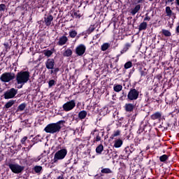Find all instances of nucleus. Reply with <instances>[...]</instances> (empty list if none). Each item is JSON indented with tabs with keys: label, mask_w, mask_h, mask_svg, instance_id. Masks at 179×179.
I'll return each mask as SVG.
<instances>
[{
	"label": "nucleus",
	"mask_w": 179,
	"mask_h": 179,
	"mask_svg": "<svg viewBox=\"0 0 179 179\" xmlns=\"http://www.w3.org/2000/svg\"><path fill=\"white\" fill-rule=\"evenodd\" d=\"M61 124H65V120H59L56 123L48 124L43 129L46 134H58L61 131Z\"/></svg>",
	"instance_id": "obj_1"
},
{
	"label": "nucleus",
	"mask_w": 179,
	"mask_h": 179,
	"mask_svg": "<svg viewBox=\"0 0 179 179\" xmlns=\"http://www.w3.org/2000/svg\"><path fill=\"white\" fill-rule=\"evenodd\" d=\"M16 80L17 85H24L30 80V71H21L16 75Z\"/></svg>",
	"instance_id": "obj_2"
},
{
	"label": "nucleus",
	"mask_w": 179,
	"mask_h": 179,
	"mask_svg": "<svg viewBox=\"0 0 179 179\" xmlns=\"http://www.w3.org/2000/svg\"><path fill=\"white\" fill-rule=\"evenodd\" d=\"M68 155V150L66 148H62L59 150L55 153L54 158L52 159L53 163H58L59 160H64Z\"/></svg>",
	"instance_id": "obj_3"
},
{
	"label": "nucleus",
	"mask_w": 179,
	"mask_h": 179,
	"mask_svg": "<svg viewBox=\"0 0 179 179\" xmlns=\"http://www.w3.org/2000/svg\"><path fill=\"white\" fill-rule=\"evenodd\" d=\"M139 99V90L132 87L127 94L128 101H135Z\"/></svg>",
	"instance_id": "obj_4"
},
{
	"label": "nucleus",
	"mask_w": 179,
	"mask_h": 179,
	"mask_svg": "<svg viewBox=\"0 0 179 179\" xmlns=\"http://www.w3.org/2000/svg\"><path fill=\"white\" fill-rule=\"evenodd\" d=\"M75 107H76V102L75 99L69 101L65 103H64L62 106L63 111H65V113H68L69 111H72V110H73Z\"/></svg>",
	"instance_id": "obj_5"
},
{
	"label": "nucleus",
	"mask_w": 179,
	"mask_h": 179,
	"mask_svg": "<svg viewBox=\"0 0 179 179\" xmlns=\"http://www.w3.org/2000/svg\"><path fill=\"white\" fill-rule=\"evenodd\" d=\"M15 78V73L6 72L1 76L0 80H1V82H3L4 83H8L10 82V80H13Z\"/></svg>",
	"instance_id": "obj_6"
},
{
	"label": "nucleus",
	"mask_w": 179,
	"mask_h": 179,
	"mask_svg": "<svg viewBox=\"0 0 179 179\" xmlns=\"http://www.w3.org/2000/svg\"><path fill=\"white\" fill-rule=\"evenodd\" d=\"M8 167L14 174H20L24 170V166L17 164H8Z\"/></svg>",
	"instance_id": "obj_7"
},
{
	"label": "nucleus",
	"mask_w": 179,
	"mask_h": 179,
	"mask_svg": "<svg viewBox=\"0 0 179 179\" xmlns=\"http://www.w3.org/2000/svg\"><path fill=\"white\" fill-rule=\"evenodd\" d=\"M16 94H17V90L15 88H11L4 92L3 96L5 100H9V99H13L15 96H16Z\"/></svg>",
	"instance_id": "obj_8"
},
{
	"label": "nucleus",
	"mask_w": 179,
	"mask_h": 179,
	"mask_svg": "<svg viewBox=\"0 0 179 179\" xmlns=\"http://www.w3.org/2000/svg\"><path fill=\"white\" fill-rule=\"evenodd\" d=\"M75 52L78 57H83L85 52H86V45L80 44L76 48Z\"/></svg>",
	"instance_id": "obj_9"
},
{
	"label": "nucleus",
	"mask_w": 179,
	"mask_h": 179,
	"mask_svg": "<svg viewBox=\"0 0 179 179\" xmlns=\"http://www.w3.org/2000/svg\"><path fill=\"white\" fill-rule=\"evenodd\" d=\"M45 67L48 69H54L55 66V59L52 58H49L45 62Z\"/></svg>",
	"instance_id": "obj_10"
},
{
	"label": "nucleus",
	"mask_w": 179,
	"mask_h": 179,
	"mask_svg": "<svg viewBox=\"0 0 179 179\" xmlns=\"http://www.w3.org/2000/svg\"><path fill=\"white\" fill-rule=\"evenodd\" d=\"M151 120L153 121L158 120V121H162V118H164L163 113L162 112L157 111L150 115Z\"/></svg>",
	"instance_id": "obj_11"
},
{
	"label": "nucleus",
	"mask_w": 179,
	"mask_h": 179,
	"mask_svg": "<svg viewBox=\"0 0 179 179\" xmlns=\"http://www.w3.org/2000/svg\"><path fill=\"white\" fill-rule=\"evenodd\" d=\"M52 20H54V17L51 15H47V17H44V23L45 26L48 27H50L51 26V23L52 22Z\"/></svg>",
	"instance_id": "obj_12"
},
{
	"label": "nucleus",
	"mask_w": 179,
	"mask_h": 179,
	"mask_svg": "<svg viewBox=\"0 0 179 179\" xmlns=\"http://www.w3.org/2000/svg\"><path fill=\"white\" fill-rule=\"evenodd\" d=\"M66 43H68V37H66V36H62V37H60L59 38V41L57 42V45H65V44H66Z\"/></svg>",
	"instance_id": "obj_13"
},
{
	"label": "nucleus",
	"mask_w": 179,
	"mask_h": 179,
	"mask_svg": "<svg viewBox=\"0 0 179 179\" xmlns=\"http://www.w3.org/2000/svg\"><path fill=\"white\" fill-rule=\"evenodd\" d=\"M141 4L136 5L134 8L131 9V11H130L131 15L132 16H135L136 14L138 13V12H139V10H141Z\"/></svg>",
	"instance_id": "obj_14"
},
{
	"label": "nucleus",
	"mask_w": 179,
	"mask_h": 179,
	"mask_svg": "<svg viewBox=\"0 0 179 179\" xmlns=\"http://www.w3.org/2000/svg\"><path fill=\"white\" fill-rule=\"evenodd\" d=\"M134 108H135V106L132 103H126L124 105V110L127 113H132Z\"/></svg>",
	"instance_id": "obj_15"
},
{
	"label": "nucleus",
	"mask_w": 179,
	"mask_h": 179,
	"mask_svg": "<svg viewBox=\"0 0 179 179\" xmlns=\"http://www.w3.org/2000/svg\"><path fill=\"white\" fill-rule=\"evenodd\" d=\"M32 170L34 171V173H36V174L40 175L41 173H43V166L36 165Z\"/></svg>",
	"instance_id": "obj_16"
},
{
	"label": "nucleus",
	"mask_w": 179,
	"mask_h": 179,
	"mask_svg": "<svg viewBox=\"0 0 179 179\" xmlns=\"http://www.w3.org/2000/svg\"><path fill=\"white\" fill-rule=\"evenodd\" d=\"M78 118L79 120H85L86 117H87V112L86 110H80L78 113Z\"/></svg>",
	"instance_id": "obj_17"
},
{
	"label": "nucleus",
	"mask_w": 179,
	"mask_h": 179,
	"mask_svg": "<svg viewBox=\"0 0 179 179\" xmlns=\"http://www.w3.org/2000/svg\"><path fill=\"white\" fill-rule=\"evenodd\" d=\"M123 143H124V141H122V140H121L120 138H118L115 141L113 148H121Z\"/></svg>",
	"instance_id": "obj_18"
},
{
	"label": "nucleus",
	"mask_w": 179,
	"mask_h": 179,
	"mask_svg": "<svg viewBox=\"0 0 179 179\" xmlns=\"http://www.w3.org/2000/svg\"><path fill=\"white\" fill-rule=\"evenodd\" d=\"M122 157H129V155H131V150H129V147L127 146L126 147L123 152H122Z\"/></svg>",
	"instance_id": "obj_19"
},
{
	"label": "nucleus",
	"mask_w": 179,
	"mask_h": 179,
	"mask_svg": "<svg viewBox=\"0 0 179 179\" xmlns=\"http://www.w3.org/2000/svg\"><path fill=\"white\" fill-rule=\"evenodd\" d=\"M54 51H55V48H52V50H45L43 51V54H44L45 57H48V58H50V57H51V55H52V54H54Z\"/></svg>",
	"instance_id": "obj_20"
},
{
	"label": "nucleus",
	"mask_w": 179,
	"mask_h": 179,
	"mask_svg": "<svg viewBox=\"0 0 179 179\" xmlns=\"http://www.w3.org/2000/svg\"><path fill=\"white\" fill-rule=\"evenodd\" d=\"M131 45L129 43H126L124 45L123 49L120 51V54H125V52H127V51H128V50H129V48H131Z\"/></svg>",
	"instance_id": "obj_21"
},
{
	"label": "nucleus",
	"mask_w": 179,
	"mask_h": 179,
	"mask_svg": "<svg viewBox=\"0 0 179 179\" xmlns=\"http://www.w3.org/2000/svg\"><path fill=\"white\" fill-rule=\"evenodd\" d=\"M146 29H148V22H141L138 26L139 31H142V30H146Z\"/></svg>",
	"instance_id": "obj_22"
},
{
	"label": "nucleus",
	"mask_w": 179,
	"mask_h": 179,
	"mask_svg": "<svg viewBox=\"0 0 179 179\" xmlns=\"http://www.w3.org/2000/svg\"><path fill=\"white\" fill-rule=\"evenodd\" d=\"M13 104H15V100H10V101H8L4 105L3 109L5 110V109L10 108V107H12V106H13Z\"/></svg>",
	"instance_id": "obj_23"
},
{
	"label": "nucleus",
	"mask_w": 179,
	"mask_h": 179,
	"mask_svg": "<svg viewBox=\"0 0 179 179\" xmlns=\"http://www.w3.org/2000/svg\"><path fill=\"white\" fill-rule=\"evenodd\" d=\"M113 90L114 92H116L117 93H120L121 90H122V85L120 84H115L113 86Z\"/></svg>",
	"instance_id": "obj_24"
},
{
	"label": "nucleus",
	"mask_w": 179,
	"mask_h": 179,
	"mask_svg": "<svg viewBox=\"0 0 179 179\" xmlns=\"http://www.w3.org/2000/svg\"><path fill=\"white\" fill-rule=\"evenodd\" d=\"M103 155H105V159H106V160H110V159H111V154L110 153V150H104Z\"/></svg>",
	"instance_id": "obj_25"
},
{
	"label": "nucleus",
	"mask_w": 179,
	"mask_h": 179,
	"mask_svg": "<svg viewBox=\"0 0 179 179\" xmlns=\"http://www.w3.org/2000/svg\"><path fill=\"white\" fill-rule=\"evenodd\" d=\"M72 50L67 48L64 52H63V57H72Z\"/></svg>",
	"instance_id": "obj_26"
},
{
	"label": "nucleus",
	"mask_w": 179,
	"mask_h": 179,
	"mask_svg": "<svg viewBox=\"0 0 179 179\" xmlns=\"http://www.w3.org/2000/svg\"><path fill=\"white\" fill-rule=\"evenodd\" d=\"M161 33L164 37H171V32L167 29H162Z\"/></svg>",
	"instance_id": "obj_27"
},
{
	"label": "nucleus",
	"mask_w": 179,
	"mask_h": 179,
	"mask_svg": "<svg viewBox=\"0 0 179 179\" xmlns=\"http://www.w3.org/2000/svg\"><path fill=\"white\" fill-rule=\"evenodd\" d=\"M104 150V146H103V144L99 145L96 148V152L98 155H101V152Z\"/></svg>",
	"instance_id": "obj_28"
},
{
	"label": "nucleus",
	"mask_w": 179,
	"mask_h": 179,
	"mask_svg": "<svg viewBox=\"0 0 179 179\" xmlns=\"http://www.w3.org/2000/svg\"><path fill=\"white\" fill-rule=\"evenodd\" d=\"M101 136H103V133L100 132L98 134H96V136L94 138V142H100L101 141Z\"/></svg>",
	"instance_id": "obj_29"
},
{
	"label": "nucleus",
	"mask_w": 179,
	"mask_h": 179,
	"mask_svg": "<svg viewBox=\"0 0 179 179\" xmlns=\"http://www.w3.org/2000/svg\"><path fill=\"white\" fill-rule=\"evenodd\" d=\"M24 108H26V103H22L18 106L17 109L15 110V113H18V111H23L24 110Z\"/></svg>",
	"instance_id": "obj_30"
},
{
	"label": "nucleus",
	"mask_w": 179,
	"mask_h": 179,
	"mask_svg": "<svg viewBox=\"0 0 179 179\" xmlns=\"http://www.w3.org/2000/svg\"><path fill=\"white\" fill-rule=\"evenodd\" d=\"M102 174H113V171L109 168H103L101 170Z\"/></svg>",
	"instance_id": "obj_31"
},
{
	"label": "nucleus",
	"mask_w": 179,
	"mask_h": 179,
	"mask_svg": "<svg viewBox=\"0 0 179 179\" xmlns=\"http://www.w3.org/2000/svg\"><path fill=\"white\" fill-rule=\"evenodd\" d=\"M31 142L34 143V145L35 143H38V142H41V136L37 135L32 140Z\"/></svg>",
	"instance_id": "obj_32"
},
{
	"label": "nucleus",
	"mask_w": 179,
	"mask_h": 179,
	"mask_svg": "<svg viewBox=\"0 0 179 179\" xmlns=\"http://www.w3.org/2000/svg\"><path fill=\"white\" fill-rule=\"evenodd\" d=\"M96 29V27H94V25H90V27L85 31V34H91Z\"/></svg>",
	"instance_id": "obj_33"
},
{
	"label": "nucleus",
	"mask_w": 179,
	"mask_h": 179,
	"mask_svg": "<svg viewBox=\"0 0 179 179\" xmlns=\"http://www.w3.org/2000/svg\"><path fill=\"white\" fill-rule=\"evenodd\" d=\"M121 135V130H115L110 136V139H114L115 136H120Z\"/></svg>",
	"instance_id": "obj_34"
},
{
	"label": "nucleus",
	"mask_w": 179,
	"mask_h": 179,
	"mask_svg": "<svg viewBox=\"0 0 179 179\" xmlns=\"http://www.w3.org/2000/svg\"><path fill=\"white\" fill-rule=\"evenodd\" d=\"M169 160V155H163L159 157V161L162 163H165V162H167Z\"/></svg>",
	"instance_id": "obj_35"
},
{
	"label": "nucleus",
	"mask_w": 179,
	"mask_h": 179,
	"mask_svg": "<svg viewBox=\"0 0 179 179\" xmlns=\"http://www.w3.org/2000/svg\"><path fill=\"white\" fill-rule=\"evenodd\" d=\"M110 48V43H105L101 46V51H107Z\"/></svg>",
	"instance_id": "obj_36"
},
{
	"label": "nucleus",
	"mask_w": 179,
	"mask_h": 179,
	"mask_svg": "<svg viewBox=\"0 0 179 179\" xmlns=\"http://www.w3.org/2000/svg\"><path fill=\"white\" fill-rule=\"evenodd\" d=\"M69 37H71V38H75V37L78 36V31H76V30H71L69 32Z\"/></svg>",
	"instance_id": "obj_37"
},
{
	"label": "nucleus",
	"mask_w": 179,
	"mask_h": 179,
	"mask_svg": "<svg viewBox=\"0 0 179 179\" xmlns=\"http://www.w3.org/2000/svg\"><path fill=\"white\" fill-rule=\"evenodd\" d=\"M58 72H59V68L58 67H53L52 69H51L50 71V75H55V76H57Z\"/></svg>",
	"instance_id": "obj_38"
},
{
	"label": "nucleus",
	"mask_w": 179,
	"mask_h": 179,
	"mask_svg": "<svg viewBox=\"0 0 179 179\" xmlns=\"http://www.w3.org/2000/svg\"><path fill=\"white\" fill-rule=\"evenodd\" d=\"M140 73H141V76H146V75H148V70L146 69H140Z\"/></svg>",
	"instance_id": "obj_39"
},
{
	"label": "nucleus",
	"mask_w": 179,
	"mask_h": 179,
	"mask_svg": "<svg viewBox=\"0 0 179 179\" xmlns=\"http://www.w3.org/2000/svg\"><path fill=\"white\" fill-rule=\"evenodd\" d=\"M124 69H129V68H132V62L129 61L126 62L124 65Z\"/></svg>",
	"instance_id": "obj_40"
},
{
	"label": "nucleus",
	"mask_w": 179,
	"mask_h": 179,
	"mask_svg": "<svg viewBox=\"0 0 179 179\" xmlns=\"http://www.w3.org/2000/svg\"><path fill=\"white\" fill-rule=\"evenodd\" d=\"M166 13L167 16H171L173 11L171 10V8H170V6L166 7Z\"/></svg>",
	"instance_id": "obj_41"
},
{
	"label": "nucleus",
	"mask_w": 179,
	"mask_h": 179,
	"mask_svg": "<svg viewBox=\"0 0 179 179\" xmlns=\"http://www.w3.org/2000/svg\"><path fill=\"white\" fill-rule=\"evenodd\" d=\"M73 16H75V17L80 19V17H82V15H80V13L79 10L76 11V12H73Z\"/></svg>",
	"instance_id": "obj_42"
},
{
	"label": "nucleus",
	"mask_w": 179,
	"mask_h": 179,
	"mask_svg": "<svg viewBox=\"0 0 179 179\" xmlns=\"http://www.w3.org/2000/svg\"><path fill=\"white\" fill-rule=\"evenodd\" d=\"M6 10V5L4 3L0 4V12H5Z\"/></svg>",
	"instance_id": "obj_43"
},
{
	"label": "nucleus",
	"mask_w": 179,
	"mask_h": 179,
	"mask_svg": "<svg viewBox=\"0 0 179 179\" xmlns=\"http://www.w3.org/2000/svg\"><path fill=\"white\" fill-rule=\"evenodd\" d=\"M127 97H128V94H127V92L123 91L120 96V100H125Z\"/></svg>",
	"instance_id": "obj_44"
},
{
	"label": "nucleus",
	"mask_w": 179,
	"mask_h": 179,
	"mask_svg": "<svg viewBox=\"0 0 179 179\" xmlns=\"http://www.w3.org/2000/svg\"><path fill=\"white\" fill-rule=\"evenodd\" d=\"M3 45L5 47L6 52H8V51H9V50H10V45H9V43H8V42L4 43Z\"/></svg>",
	"instance_id": "obj_45"
},
{
	"label": "nucleus",
	"mask_w": 179,
	"mask_h": 179,
	"mask_svg": "<svg viewBox=\"0 0 179 179\" xmlns=\"http://www.w3.org/2000/svg\"><path fill=\"white\" fill-rule=\"evenodd\" d=\"M49 87H52V86H55V80H50L48 82Z\"/></svg>",
	"instance_id": "obj_46"
},
{
	"label": "nucleus",
	"mask_w": 179,
	"mask_h": 179,
	"mask_svg": "<svg viewBox=\"0 0 179 179\" xmlns=\"http://www.w3.org/2000/svg\"><path fill=\"white\" fill-rule=\"evenodd\" d=\"M26 141H27V136H24L20 141L22 145H24V146H26Z\"/></svg>",
	"instance_id": "obj_47"
},
{
	"label": "nucleus",
	"mask_w": 179,
	"mask_h": 179,
	"mask_svg": "<svg viewBox=\"0 0 179 179\" xmlns=\"http://www.w3.org/2000/svg\"><path fill=\"white\" fill-rule=\"evenodd\" d=\"M110 64V68H111V69H117V66L114 63L113 64V62H109Z\"/></svg>",
	"instance_id": "obj_48"
},
{
	"label": "nucleus",
	"mask_w": 179,
	"mask_h": 179,
	"mask_svg": "<svg viewBox=\"0 0 179 179\" xmlns=\"http://www.w3.org/2000/svg\"><path fill=\"white\" fill-rule=\"evenodd\" d=\"M143 20H144V22H146V21L150 22V17H149V15H148V13L145 14V18L143 19Z\"/></svg>",
	"instance_id": "obj_49"
},
{
	"label": "nucleus",
	"mask_w": 179,
	"mask_h": 179,
	"mask_svg": "<svg viewBox=\"0 0 179 179\" xmlns=\"http://www.w3.org/2000/svg\"><path fill=\"white\" fill-rule=\"evenodd\" d=\"M134 144H131L129 148V150H130V153H133L134 152H135V148H134Z\"/></svg>",
	"instance_id": "obj_50"
},
{
	"label": "nucleus",
	"mask_w": 179,
	"mask_h": 179,
	"mask_svg": "<svg viewBox=\"0 0 179 179\" xmlns=\"http://www.w3.org/2000/svg\"><path fill=\"white\" fill-rule=\"evenodd\" d=\"M120 58H117L115 61H114V64L116 66H118V61H119Z\"/></svg>",
	"instance_id": "obj_51"
},
{
	"label": "nucleus",
	"mask_w": 179,
	"mask_h": 179,
	"mask_svg": "<svg viewBox=\"0 0 179 179\" xmlns=\"http://www.w3.org/2000/svg\"><path fill=\"white\" fill-rule=\"evenodd\" d=\"M95 179H103V175H101V176L96 175Z\"/></svg>",
	"instance_id": "obj_52"
},
{
	"label": "nucleus",
	"mask_w": 179,
	"mask_h": 179,
	"mask_svg": "<svg viewBox=\"0 0 179 179\" xmlns=\"http://www.w3.org/2000/svg\"><path fill=\"white\" fill-rule=\"evenodd\" d=\"M78 162H79V159H78V158H77V159H75L73 160V165L78 164Z\"/></svg>",
	"instance_id": "obj_53"
},
{
	"label": "nucleus",
	"mask_w": 179,
	"mask_h": 179,
	"mask_svg": "<svg viewBox=\"0 0 179 179\" xmlns=\"http://www.w3.org/2000/svg\"><path fill=\"white\" fill-rule=\"evenodd\" d=\"M22 122L24 124V125H27V124H29V120H25Z\"/></svg>",
	"instance_id": "obj_54"
},
{
	"label": "nucleus",
	"mask_w": 179,
	"mask_h": 179,
	"mask_svg": "<svg viewBox=\"0 0 179 179\" xmlns=\"http://www.w3.org/2000/svg\"><path fill=\"white\" fill-rule=\"evenodd\" d=\"M162 76H161V74H158L157 76V79H158V80H160L161 79H162Z\"/></svg>",
	"instance_id": "obj_55"
},
{
	"label": "nucleus",
	"mask_w": 179,
	"mask_h": 179,
	"mask_svg": "<svg viewBox=\"0 0 179 179\" xmlns=\"http://www.w3.org/2000/svg\"><path fill=\"white\" fill-rule=\"evenodd\" d=\"M57 179H64V175H61L57 178Z\"/></svg>",
	"instance_id": "obj_56"
},
{
	"label": "nucleus",
	"mask_w": 179,
	"mask_h": 179,
	"mask_svg": "<svg viewBox=\"0 0 179 179\" xmlns=\"http://www.w3.org/2000/svg\"><path fill=\"white\" fill-rule=\"evenodd\" d=\"M143 1H145V0H138L137 3H142V2H143Z\"/></svg>",
	"instance_id": "obj_57"
},
{
	"label": "nucleus",
	"mask_w": 179,
	"mask_h": 179,
	"mask_svg": "<svg viewBox=\"0 0 179 179\" xmlns=\"http://www.w3.org/2000/svg\"><path fill=\"white\" fill-rule=\"evenodd\" d=\"M99 37H100V34H96V35H95V39H97V38H99Z\"/></svg>",
	"instance_id": "obj_58"
},
{
	"label": "nucleus",
	"mask_w": 179,
	"mask_h": 179,
	"mask_svg": "<svg viewBox=\"0 0 179 179\" xmlns=\"http://www.w3.org/2000/svg\"><path fill=\"white\" fill-rule=\"evenodd\" d=\"M20 85H19L18 89H22L23 87V85H22V84H20Z\"/></svg>",
	"instance_id": "obj_59"
},
{
	"label": "nucleus",
	"mask_w": 179,
	"mask_h": 179,
	"mask_svg": "<svg viewBox=\"0 0 179 179\" xmlns=\"http://www.w3.org/2000/svg\"><path fill=\"white\" fill-rule=\"evenodd\" d=\"M176 5H178L179 6V0H176Z\"/></svg>",
	"instance_id": "obj_60"
},
{
	"label": "nucleus",
	"mask_w": 179,
	"mask_h": 179,
	"mask_svg": "<svg viewBox=\"0 0 179 179\" xmlns=\"http://www.w3.org/2000/svg\"><path fill=\"white\" fill-rule=\"evenodd\" d=\"M71 160H72V159L68 160L67 164H69V163H71Z\"/></svg>",
	"instance_id": "obj_61"
},
{
	"label": "nucleus",
	"mask_w": 179,
	"mask_h": 179,
	"mask_svg": "<svg viewBox=\"0 0 179 179\" xmlns=\"http://www.w3.org/2000/svg\"><path fill=\"white\" fill-rule=\"evenodd\" d=\"M31 148H33V145H29V146H28V148H29V149H31Z\"/></svg>",
	"instance_id": "obj_62"
},
{
	"label": "nucleus",
	"mask_w": 179,
	"mask_h": 179,
	"mask_svg": "<svg viewBox=\"0 0 179 179\" xmlns=\"http://www.w3.org/2000/svg\"><path fill=\"white\" fill-rule=\"evenodd\" d=\"M168 2H174V0H168Z\"/></svg>",
	"instance_id": "obj_63"
},
{
	"label": "nucleus",
	"mask_w": 179,
	"mask_h": 179,
	"mask_svg": "<svg viewBox=\"0 0 179 179\" xmlns=\"http://www.w3.org/2000/svg\"><path fill=\"white\" fill-rule=\"evenodd\" d=\"M145 176H141V179H145Z\"/></svg>",
	"instance_id": "obj_64"
}]
</instances>
